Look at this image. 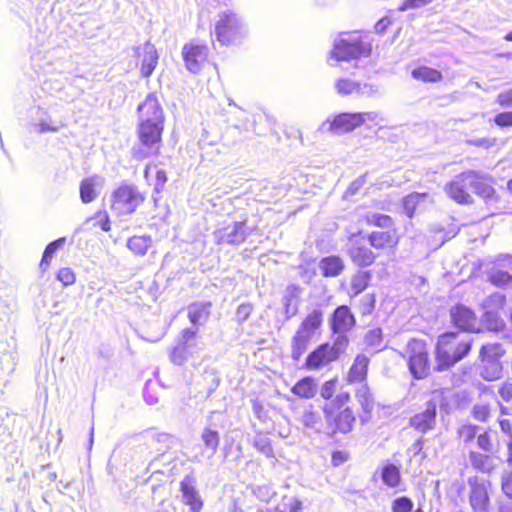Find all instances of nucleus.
Here are the masks:
<instances>
[{
  "label": "nucleus",
  "instance_id": "38",
  "mask_svg": "<svg viewBox=\"0 0 512 512\" xmlns=\"http://www.w3.org/2000/svg\"><path fill=\"white\" fill-rule=\"evenodd\" d=\"M201 440L205 449L210 452L208 457L211 458L214 456L220 443L219 433L209 427L204 428L201 433Z\"/></svg>",
  "mask_w": 512,
  "mask_h": 512
},
{
  "label": "nucleus",
  "instance_id": "55",
  "mask_svg": "<svg viewBox=\"0 0 512 512\" xmlns=\"http://www.w3.org/2000/svg\"><path fill=\"white\" fill-rule=\"evenodd\" d=\"M254 447L267 457H270L273 454L270 439L266 436H256L254 439Z\"/></svg>",
  "mask_w": 512,
  "mask_h": 512
},
{
  "label": "nucleus",
  "instance_id": "35",
  "mask_svg": "<svg viewBox=\"0 0 512 512\" xmlns=\"http://www.w3.org/2000/svg\"><path fill=\"white\" fill-rule=\"evenodd\" d=\"M428 198L427 193L414 192L403 198V211L412 218L417 208Z\"/></svg>",
  "mask_w": 512,
  "mask_h": 512
},
{
  "label": "nucleus",
  "instance_id": "27",
  "mask_svg": "<svg viewBox=\"0 0 512 512\" xmlns=\"http://www.w3.org/2000/svg\"><path fill=\"white\" fill-rule=\"evenodd\" d=\"M319 268L325 277H337L344 270V262L339 256H328L321 259Z\"/></svg>",
  "mask_w": 512,
  "mask_h": 512
},
{
  "label": "nucleus",
  "instance_id": "46",
  "mask_svg": "<svg viewBox=\"0 0 512 512\" xmlns=\"http://www.w3.org/2000/svg\"><path fill=\"white\" fill-rule=\"evenodd\" d=\"M488 280L495 286L505 287L512 283V275L500 269H491L488 273Z\"/></svg>",
  "mask_w": 512,
  "mask_h": 512
},
{
  "label": "nucleus",
  "instance_id": "52",
  "mask_svg": "<svg viewBox=\"0 0 512 512\" xmlns=\"http://www.w3.org/2000/svg\"><path fill=\"white\" fill-rule=\"evenodd\" d=\"M253 494L260 501L268 503L276 495V492L271 485L264 484L254 487Z\"/></svg>",
  "mask_w": 512,
  "mask_h": 512
},
{
  "label": "nucleus",
  "instance_id": "31",
  "mask_svg": "<svg viewBox=\"0 0 512 512\" xmlns=\"http://www.w3.org/2000/svg\"><path fill=\"white\" fill-rule=\"evenodd\" d=\"M292 393L298 397L310 399L315 396L317 387L314 379L305 377L299 380L291 389Z\"/></svg>",
  "mask_w": 512,
  "mask_h": 512
},
{
  "label": "nucleus",
  "instance_id": "13",
  "mask_svg": "<svg viewBox=\"0 0 512 512\" xmlns=\"http://www.w3.org/2000/svg\"><path fill=\"white\" fill-rule=\"evenodd\" d=\"M139 123L164 124L163 109L154 93L146 96L137 108Z\"/></svg>",
  "mask_w": 512,
  "mask_h": 512
},
{
  "label": "nucleus",
  "instance_id": "26",
  "mask_svg": "<svg viewBox=\"0 0 512 512\" xmlns=\"http://www.w3.org/2000/svg\"><path fill=\"white\" fill-rule=\"evenodd\" d=\"M368 240L375 249L394 247L398 242L394 231H373L369 234Z\"/></svg>",
  "mask_w": 512,
  "mask_h": 512
},
{
  "label": "nucleus",
  "instance_id": "37",
  "mask_svg": "<svg viewBox=\"0 0 512 512\" xmlns=\"http://www.w3.org/2000/svg\"><path fill=\"white\" fill-rule=\"evenodd\" d=\"M471 185V190L485 200H492L495 198V189L485 182L479 173L475 172V181Z\"/></svg>",
  "mask_w": 512,
  "mask_h": 512
},
{
  "label": "nucleus",
  "instance_id": "18",
  "mask_svg": "<svg viewBox=\"0 0 512 512\" xmlns=\"http://www.w3.org/2000/svg\"><path fill=\"white\" fill-rule=\"evenodd\" d=\"M135 53L141 58V75L145 78L150 77L158 64L159 59L155 46L150 41H147L143 46L137 47L135 49Z\"/></svg>",
  "mask_w": 512,
  "mask_h": 512
},
{
  "label": "nucleus",
  "instance_id": "36",
  "mask_svg": "<svg viewBox=\"0 0 512 512\" xmlns=\"http://www.w3.org/2000/svg\"><path fill=\"white\" fill-rule=\"evenodd\" d=\"M300 295V287L294 284L289 285L283 297L286 314L288 317L294 315L297 311V299Z\"/></svg>",
  "mask_w": 512,
  "mask_h": 512
},
{
  "label": "nucleus",
  "instance_id": "3",
  "mask_svg": "<svg viewBox=\"0 0 512 512\" xmlns=\"http://www.w3.org/2000/svg\"><path fill=\"white\" fill-rule=\"evenodd\" d=\"M164 124L139 123L137 127L138 143L134 144L131 153L136 160H144L159 154Z\"/></svg>",
  "mask_w": 512,
  "mask_h": 512
},
{
  "label": "nucleus",
  "instance_id": "17",
  "mask_svg": "<svg viewBox=\"0 0 512 512\" xmlns=\"http://www.w3.org/2000/svg\"><path fill=\"white\" fill-rule=\"evenodd\" d=\"M453 337L451 335H441L436 346L437 370L443 371L453 366L458 359L453 351Z\"/></svg>",
  "mask_w": 512,
  "mask_h": 512
},
{
  "label": "nucleus",
  "instance_id": "10",
  "mask_svg": "<svg viewBox=\"0 0 512 512\" xmlns=\"http://www.w3.org/2000/svg\"><path fill=\"white\" fill-rule=\"evenodd\" d=\"M198 328H185L181 331L177 344L170 352V360L176 365L184 364L197 349Z\"/></svg>",
  "mask_w": 512,
  "mask_h": 512
},
{
  "label": "nucleus",
  "instance_id": "23",
  "mask_svg": "<svg viewBox=\"0 0 512 512\" xmlns=\"http://www.w3.org/2000/svg\"><path fill=\"white\" fill-rule=\"evenodd\" d=\"M34 130L39 134L47 132H58L65 126L62 120H55L48 114L46 110L39 109L37 112V122L32 124Z\"/></svg>",
  "mask_w": 512,
  "mask_h": 512
},
{
  "label": "nucleus",
  "instance_id": "48",
  "mask_svg": "<svg viewBox=\"0 0 512 512\" xmlns=\"http://www.w3.org/2000/svg\"><path fill=\"white\" fill-rule=\"evenodd\" d=\"M303 426L307 429H311L319 432L321 427V419L318 413L311 409H306L300 419Z\"/></svg>",
  "mask_w": 512,
  "mask_h": 512
},
{
  "label": "nucleus",
  "instance_id": "43",
  "mask_svg": "<svg viewBox=\"0 0 512 512\" xmlns=\"http://www.w3.org/2000/svg\"><path fill=\"white\" fill-rule=\"evenodd\" d=\"M201 377L207 394H212L220 383L218 372L214 368H206Z\"/></svg>",
  "mask_w": 512,
  "mask_h": 512
},
{
  "label": "nucleus",
  "instance_id": "12",
  "mask_svg": "<svg viewBox=\"0 0 512 512\" xmlns=\"http://www.w3.org/2000/svg\"><path fill=\"white\" fill-rule=\"evenodd\" d=\"M251 234L245 221H236L215 232L218 244L240 245Z\"/></svg>",
  "mask_w": 512,
  "mask_h": 512
},
{
  "label": "nucleus",
  "instance_id": "29",
  "mask_svg": "<svg viewBox=\"0 0 512 512\" xmlns=\"http://www.w3.org/2000/svg\"><path fill=\"white\" fill-rule=\"evenodd\" d=\"M323 322V312L314 309L309 313L299 326V330L313 337Z\"/></svg>",
  "mask_w": 512,
  "mask_h": 512
},
{
  "label": "nucleus",
  "instance_id": "14",
  "mask_svg": "<svg viewBox=\"0 0 512 512\" xmlns=\"http://www.w3.org/2000/svg\"><path fill=\"white\" fill-rule=\"evenodd\" d=\"M347 254L358 267H368L376 259V255L367 247L363 239L351 237L347 243Z\"/></svg>",
  "mask_w": 512,
  "mask_h": 512
},
{
  "label": "nucleus",
  "instance_id": "57",
  "mask_svg": "<svg viewBox=\"0 0 512 512\" xmlns=\"http://www.w3.org/2000/svg\"><path fill=\"white\" fill-rule=\"evenodd\" d=\"M254 307L251 303H242L238 306L236 313H235V319L238 324L244 323L253 312Z\"/></svg>",
  "mask_w": 512,
  "mask_h": 512
},
{
  "label": "nucleus",
  "instance_id": "63",
  "mask_svg": "<svg viewBox=\"0 0 512 512\" xmlns=\"http://www.w3.org/2000/svg\"><path fill=\"white\" fill-rule=\"evenodd\" d=\"M477 445L485 452H491L493 449L490 435L487 432L481 433L477 436Z\"/></svg>",
  "mask_w": 512,
  "mask_h": 512
},
{
  "label": "nucleus",
  "instance_id": "16",
  "mask_svg": "<svg viewBox=\"0 0 512 512\" xmlns=\"http://www.w3.org/2000/svg\"><path fill=\"white\" fill-rule=\"evenodd\" d=\"M196 484V477L192 473L185 475L180 482L183 502L190 507L191 512H200L203 508V501Z\"/></svg>",
  "mask_w": 512,
  "mask_h": 512
},
{
  "label": "nucleus",
  "instance_id": "20",
  "mask_svg": "<svg viewBox=\"0 0 512 512\" xmlns=\"http://www.w3.org/2000/svg\"><path fill=\"white\" fill-rule=\"evenodd\" d=\"M355 317L348 306L342 305L337 307L330 319V327L332 332L347 333L355 325Z\"/></svg>",
  "mask_w": 512,
  "mask_h": 512
},
{
  "label": "nucleus",
  "instance_id": "8",
  "mask_svg": "<svg viewBox=\"0 0 512 512\" xmlns=\"http://www.w3.org/2000/svg\"><path fill=\"white\" fill-rule=\"evenodd\" d=\"M475 181V171H466L456 175L444 186L446 194L458 204H471L473 198L469 191Z\"/></svg>",
  "mask_w": 512,
  "mask_h": 512
},
{
  "label": "nucleus",
  "instance_id": "51",
  "mask_svg": "<svg viewBox=\"0 0 512 512\" xmlns=\"http://www.w3.org/2000/svg\"><path fill=\"white\" fill-rule=\"evenodd\" d=\"M365 218L368 224L382 228H388L393 224L390 216L381 213H367Z\"/></svg>",
  "mask_w": 512,
  "mask_h": 512
},
{
  "label": "nucleus",
  "instance_id": "19",
  "mask_svg": "<svg viewBox=\"0 0 512 512\" xmlns=\"http://www.w3.org/2000/svg\"><path fill=\"white\" fill-rule=\"evenodd\" d=\"M453 324L463 331L473 332L477 328L475 313L464 305H457L450 311Z\"/></svg>",
  "mask_w": 512,
  "mask_h": 512
},
{
  "label": "nucleus",
  "instance_id": "42",
  "mask_svg": "<svg viewBox=\"0 0 512 512\" xmlns=\"http://www.w3.org/2000/svg\"><path fill=\"white\" fill-rule=\"evenodd\" d=\"M371 277L372 275L369 271H358L352 277L351 290L353 291L354 295L360 294L367 288Z\"/></svg>",
  "mask_w": 512,
  "mask_h": 512
},
{
  "label": "nucleus",
  "instance_id": "11",
  "mask_svg": "<svg viewBox=\"0 0 512 512\" xmlns=\"http://www.w3.org/2000/svg\"><path fill=\"white\" fill-rule=\"evenodd\" d=\"M469 504L473 512H489L490 496L489 487L490 483L486 480L480 479L477 476L468 479Z\"/></svg>",
  "mask_w": 512,
  "mask_h": 512
},
{
  "label": "nucleus",
  "instance_id": "2",
  "mask_svg": "<svg viewBox=\"0 0 512 512\" xmlns=\"http://www.w3.org/2000/svg\"><path fill=\"white\" fill-rule=\"evenodd\" d=\"M349 399L348 392H341L323 407L326 422L333 432L348 433L353 428L355 416L348 407L343 408Z\"/></svg>",
  "mask_w": 512,
  "mask_h": 512
},
{
  "label": "nucleus",
  "instance_id": "25",
  "mask_svg": "<svg viewBox=\"0 0 512 512\" xmlns=\"http://www.w3.org/2000/svg\"><path fill=\"white\" fill-rule=\"evenodd\" d=\"M211 302H195L188 306V318L193 327L204 325L210 316Z\"/></svg>",
  "mask_w": 512,
  "mask_h": 512
},
{
  "label": "nucleus",
  "instance_id": "33",
  "mask_svg": "<svg viewBox=\"0 0 512 512\" xmlns=\"http://www.w3.org/2000/svg\"><path fill=\"white\" fill-rule=\"evenodd\" d=\"M413 79L422 81L425 83H436L442 80V73L434 68L421 66L415 68L411 72Z\"/></svg>",
  "mask_w": 512,
  "mask_h": 512
},
{
  "label": "nucleus",
  "instance_id": "41",
  "mask_svg": "<svg viewBox=\"0 0 512 512\" xmlns=\"http://www.w3.org/2000/svg\"><path fill=\"white\" fill-rule=\"evenodd\" d=\"M505 302V295L499 292H495L483 300L481 303V308L486 311L492 310L499 312L501 309H503Z\"/></svg>",
  "mask_w": 512,
  "mask_h": 512
},
{
  "label": "nucleus",
  "instance_id": "30",
  "mask_svg": "<svg viewBox=\"0 0 512 512\" xmlns=\"http://www.w3.org/2000/svg\"><path fill=\"white\" fill-rule=\"evenodd\" d=\"M480 375L487 381L497 380L502 375L501 362L494 359H481Z\"/></svg>",
  "mask_w": 512,
  "mask_h": 512
},
{
  "label": "nucleus",
  "instance_id": "21",
  "mask_svg": "<svg viewBox=\"0 0 512 512\" xmlns=\"http://www.w3.org/2000/svg\"><path fill=\"white\" fill-rule=\"evenodd\" d=\"M104 185V178L93 175L83 179L80 183V199L84 204L93 202L100 194Z\"/></svg>",
  "mask_w": 512,
  "mask_h": 512
},
{
  "label": "nucleus",
  "instance_id": "34",
  "mask_svg": "<svg viewBox=\"0 0 512 512\" xmlns=\"http://www.w3.org/2000/svg\"><path fill=\"white\" fill-rule=\"evenodd\" d=\"M152 238L148 235L132 236L127 241L128 249L135 255L144 256L152 246Z\"/></svg>",
  "mask_w": 512,
  "mask_h": 512
},
{
  "label": "nucleus",
  "instance_id": "24",
  "mask_svg": "<svg viewBox=\"0 0 512 512\" xmlns=\"http://www.w3.org/2000/svg\"><path fill=\"white\" fill-rule=\"evenodd\" d=\"M370 359L364 354H358L348 372L349 383H365Z\"/></svg>",
  "mask_w": 512,
  "mask_h": 512
},
{
  "label": "nucleus",
  "instance_id": "1",
  "mask_svg": "<svg viewBox=\"0 0 512 512\" xmlns=\"http://www.w3.org/2000/svg\"><path fill=\"white\" fill-rule=\"evenodd\" d=\"M459 394L451 389L435 390L431 398L425 403V410L410 418V426L415 430L426 433L432 430L436 423L437 407L449 413L455 406Z\"/></svg>",
  "mask_w": 512,
  "mask_h": 512
},
{
  "label": "nucleus",
  "instance_id": "60",
  "mask_svg": "<svg viewBox=\"0 0 512 512\" xmlns=\"http://www.w3.org/2000/svg\"><path fill=\"white\" fill-rule=\"evenodd\" d=\"M57 279L65 286L72 285L75 282V274L68 267L61 268L57 273Z\"/></svg>",
  "mask_w": 512,
  "mask_h": 512
},
{
  "label": "nucleus",
  "instance_id": "56",
  "mask_svg": "<svg viewBox=\"0 0 512 512\" xmlns=\"http://www.w3.org/2000/svg\"><path fill=\"white\" fill-rule=\"evenodd\" d=\"M413 508V502L408 497H398L392 503L393 512H411Z\"/></svg>",
  "mask_w": 512,
  "mask_h": 512
},
{
  "label": "nucleus",
  "instance_id": "49",
  "mask_svg": "<svg viewBox=\"0 0 512 512\" xmlns=\"http://www.w3.org/2000/svg\"><path fill=\"white\" fill-rule=\"evenodd\" d=\"M503 354L504 350L502 346L498 343H492L482 346L480 351V358L500 361V358L503 356Z\"/></svg>",
  "mask_w": 512,
  "mask_h": 512
},
{
  "label": "nucleus",
  "instance_id": "45",
  "mask_svg": "<svg viewBox=\"0 0 512 512\" xmlns=\"http://www.w3.org/2000/svg\"><path fill=\"white\" fill-rule=\"evenodd\" d=\"M382 481L389 487H396L400 482V471L394 464H387L382 469Z\"/></svg>",
  "mask_w": 512,
  "mask_h": 512
},
{
  "label": "nucleus",
  "instance_id": "28",
  "mask_svg": "<svg viewBox=\"0 0 512 512\" xmlns=\"http://www.w3.org/2000/svg\"><path fill=\"white\" fill-rule=\"evenodd\" d=\"M313 337L297 329L292 338L291 357L295 361H299L302 355L307 351L310 341Z\"/></svg>",
  "mask_w": 512,
  "mask_h": 512
},
{
  "label": "nucleus",
  "instance_id": "6",
  "mask_svg": "<svg viewBox=\"0 0 512 512\" xmlns=\"http://www.w3.org/2000/svg\"><path fill=\"white\" fill-rule=\"evenodd\" d=\"M144 200L145 196L136 186L124 183L113 192L111 209L117 215H130Z\"/></svg>",
  "mask_w": 512,
  "mask_h": 512
},
{
  "label": "nucleus",
  "instance_id": "9",
  "mask_svg": "<svg viewBox=\"0 0 512 512\" xmlns=\"http://www.w3.org/2000/svg\"><path fill=\"white\" fill-rule=\"evenodd\" d=\"M409 369L417 379L426 377L429 373V361L426 344L422 340L412 339L407 344Z\"/></svg>",
  "mask_w": 512,
  "mask_h": 512
},
{
  "label": "nucleus",
  "instance_id": "54",
  "mask_svg": "<svg viewBox=\"0 0 512 512\" xmlns=\"http://www.w3.org/2000/svg\"><path fill=\"white\" fill-rule=\"evenodd\" d=\"M449 335H451L453 337V340H452L453 341V351L456 354V357H457L458 361H460L470 351V349H471V340L467 339V340H462L460 342H456L455 334L450 333Z\"/></svg>",
  "mask_w": 512,
  "mask_h": 512
},
{
  "label": "nucleus",
  "instance_id": "50",
  "mask_svg": "<svg viewBox=\"0 0 512 512\" xmlns=\"http://www.w3.org/2000/svg\"><path fill=\"white\" fill-rule=\"evenodd\" d=\"M364 342L368 347L380 350L383 343L382 331L380 328L369 330L364 337Z\"/></svg>",
  "mask_w": 512,
  "mask_h": 512
},
{
  "label": "nucleus",
  "instance_id": "15",
  "mask_svg": "<svg viewBox=\"0 0 512 512\" xmlns=\"http://www.w3.org/2000/svg\"><path fill=\"white\" fill-rule=\"evenodd\" d=\"M182 56L186 68L191 73H198L208 58V48L205 45L189 43L182 48Z\"/></svg>",
  "mask_w": 512,
  "mask_h": 512
},
{
  "label": "nucleus",
  "instance_id": "59",
  "mask_svg": "<svg viewBox=\"0 0 512 512\" xmlns=\"http://www.w3.org/2000/svg\"><path fill=\"white\" fill-rule=\"evenodd\" d=\"M478 430H479L478 426L468 424V425H463L459 429L458 433H459L460 438L463 439L464 442H469L476 437Z\"/></svg>",
  "mask_w": 512,
  "mask_h": 512
},
{
  "label": "nucleus",
  "instance_id": "7",
  "mask_svg": "<svg viewBox=\"0 0 512 512\" xmlns=\"http://www.w3.org/2000/svg\"><path fill=\"white\" fill-rule=\"evenodd\" d=\"M377 117L378 113L374 111L341 113L337 115L333 121L323 123L322 129L341 135L353 131L357 127L363 125L366 121H375Z\"/></svg>",
  "mask_w": 512,
  "mask_h": 512
},
{
  "label": "nucleus",
  "instance_id": "47",
  "mask_svg": "<svg viewBox=\"0 0 512 512\" xmlns=\"http://www.w3.org/2000/svg\"><path fill=\"white\" fill-rule=\"evenodd\" d=\"M483 311L484 312L482 314L481 320L489 330L498 331L499 329L502 328L503 321L499 316V312L492 310Z\"/></svg>",
  "mask_w": 512,
  "mask_h": 512
},
{
  "label": "nucleus",
  "instance_id": "32",
  "mask_svg": "<svg viewBox=\"0 0 512 512\" xmlns=\"http://www.w3.org/2000/svg\"><path fill=\"white\" fill-rule=\"evenodd\" d=\"M469 461L475 470L482 473H490L494 469L493 459L486 454L471 451Z\"/></svg>",
  "mask_w": 512,
  "mask_h": 512
},
{
  "label": "nucleus",
  "instance_id": "22",
  "mask_svg": "<svg viewBox=\"0 0 512 512\" xmlns=\"http://www.w3.org/2000/svg\"><path fill=\"white\" fill-rule=\"evenodd\" d=\"M335 360L336 358L330 351V344L324 343L307 356L306 368L309 370H316Z\"/></svg>",
  "mask_w": 512,
  "mask_h": 512
},
{
  "label": "nucleus",
  "instance_id": "53",
  "mask_svg": "<svg viewBox=\"0 0 512 512\" xmlns=\"http://www.w3.org/2000/svg\"><path fill=\"white\" fill-rule=\"evenodd\" d=\"M358 82L349 79H339L335 84V88L340 95H350L357 93Z\"/></svg>",
  "mask_w": 512,
  "mask_h": 512
},
{
  "label": "nucleus",
  "instance_id": "5",
  "mask_svg": "<svg viewBox=\"0 0 512 512\" xmlns=\"http://www.w3.org/2000/svg\"><path fill=\"white\" fill-rule=\"evenodd\" d=\"M215 36L221 45L235 44L245 36V27L237 14L225 11L219 15Z\"/></svg>",
  "mask_w": 512,
  "mask_h": 512
},
{
  "label": "nucleus",
  "instance_id": "62",
  "mask_svg": "<svg viewBox=\"0 0 512 512\" xmlns=\"http://www.w3.org/2000/svg\"><path fill=\"white\" fill-rule=\"evenodd\" d=\"M501 488L503 493L512 500V471H507L502 474Z\"/></svg>",
  "mask_w": 512,
  "mask_h": 512
},
{
  "label": "nucleus",
  "instance_id": "44",
  "mask_svg": "<svg viewBox=\"0 0 512 512\" xmlns=\"http://www.w3.org/2000/svg\"><path fill=\"white\" fill-rule=\"evenodd\" d=\"M336 336L330 345V351L336 360L346 351L349 345V338L345 332H333Z\"/></svg>",
  "mask_w": 512,
  "mask_h": 512
},
{
  "label": "nucleus",
  "instance_id": "39",
  "mask_svg": "<svg viewBox=\"0 0 512 512\" xmlns=\"http://www.w3.org/2000/svg\"><path fill=\"white\" fill-rule=\"evenodd\" d=\"M355 397L361 405L363 411L369 414L374 407V400L372 394L366 383H361L355 391Z\"/></svg>",
  "mask_w": 512,
  "mask_h": 512
},
{
  "label": "nucleus",
  "instance_id": "58",
  "mask_svg": "<svg viewBox=\"0 0 512 512\" xmlns=\"http://www.w3.org/2000/svg\"><path fill=\"white\" fill-rule=\"evenodd\" d=\"M357 94L364 97H375L380 94L378 86L370 83H359L357 87Z\"/></svg>",
  "mask_w": 512,
  "mask_h": 512
},
{
  "label": "nucleus",
  "instance_id": "4",
  "mask_svg": "<svg viewBox=\"0 0 512 512\" xmlns=\"http://www.w3.org/2000/svg\"><path fill=\"white\" fill-rule=\"evenodd\" d=\"M371 50V44L364 41L357 32L343 33L334 44L332 56L336 61H349L351 59L367 57Z\"/></svg>",
  "mask_w": 512,
  "mask_h": 512
},
{
  "label": "nucleus",
  "instance_id": "64",
  "mask_svg": "<svg viewBox=\"0 0 512 512\" xmlns=\"http://www.w3.org/2000/svg\"><path fill=\"white\" fill-rule=\"evenodd\" d=\"M494 122L501 127L512 126V112H502L495 116Z\"/></svg>",
  "mask_w": 512,
  "mask_h": 512
},
{
  "label": "nucleus",
  "instance_id": "40",
  "mask_svg": "<svg viewBox=\"0 0 512 512\" xmlns=\"http://www.w3.org/2000/svg\"><path fill=\"white\" fill-rule=\"evenodd\" d=\"M66 239L64 237L58 238L55 241L49 243L43 253L41 262H40V269L42 271H46L50 265V262L52 258L54 257V254L56 251L63 247L65 244Z\"/></svg>",
  "mask_w": 512,
  "mask_h": 512
},
{
  "label": "nucleus",
  "instance_id": "61",
  "mask_svg": "<svg viewBox=\"0 0 512 512\" xmlns=\"http://www.w3.org/2000/svg\"><path fill=\"white\" fill-rule=\"evenodd\" d=\"M490 414V409L488 405L485 404H476L472 409L473 417L481 422H484L488 419Z\"/></svg>",
  "mask_w": 512,
  "mask_h": 512
}]
</instances>
